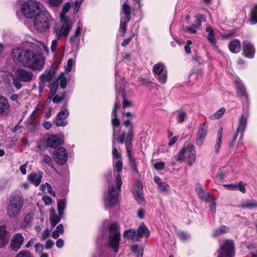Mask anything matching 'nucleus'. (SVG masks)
Returning <instances> with one entry per match:
<instances>
[{"label": "nucleus", "instance_id": "nucleus-1", "mask_svg": "<svg viewBox=\"0 0 257 257\" xmlns=\"http://www.w3.org/2000/svg\"><path fill=\"white\" fill-rule=\"evenodd\" d=\"M12 57L14 61L35 70H40L45 64V58L41 55L36 54L30 50L14 48L12 52Z\"/></svg>", "mask_w": 257, "mask_h": 257}, {"label": "nucleus", "instance_id": "nucleus-2", "mask_svg": "<svg viewBox=\"0 0 257 257\" xmlns=\"http://www.w3.org/2000/svg\"><path fill=\"white\" fill-rule=\"evenodd\" d=\"M133 127L132 126H130V130L128 131L127 135H125V133H123L122 135L118 138H115V128H113V140L116 139L117 140L120 144H123L124 142L125 144V148L127 152V157L129 159V161L130 163V165L132 168L135 171L137 172V166L136 162V160L133 157L132 155L131 154V142L133 140Z\"/></svg>", "mask_w": 257, "mask_h": 257}, {"label": "nucleus", "instance_id": "nucleus-3", "mask_svg": "<svg viewBox=\"0 0 257 257\" xmlns=\"http://www.w3.org/2000/svg\"><path fill=\"white\" fill-rule=\"evenodd\" d=\"M53 22V19L48 12L46 10L39 11L34 19V27L37 31L40 32L48 31Z\"/></svg>", "mask_w": 257, "mask_h": 257}, {"label": "nucleus", "instance_id": "nucleus-4", "mask_svg": "<svg viewBox=\"0 0 257 257\" xmlns=\"http://www.w3.org/2000/svg\"><path fill=\"white\" fill-rule=\"evenodd\" d=\"M115 182L116 189L113 186L108 187L107 193L105 196L104 202L106 207H113L118 202L119 192L122 185L119 173L116 175Z\"/></svg>", "mask_w": 257, "mask_h": 257}, {"label": "nucleus", "instance_id": "nucleus-5", "mask_svg": "<svg viewBox=\"0 0 257 257\" xmlns=\"http://www.w3.org/2000/svg\"><path fill=\"white\" fill-rule=\"evenodd\" d=\"M24 205V199L22 196L12 197L7 207V214L11 218H16L21 212Z\"/></svg>", "mask_w": 257, "mask_h": 257}, {"label": "nucleus", "instance_id": "nucleus-6", "mask_svg": "<svg viewBox=\"0 0 257 257\" xmlns=\"http://www.w3.org/2000/svg\"><path fill=\"white\" fill-rule=\"evenodd\" d=\"M72 27V23L66 21L63 23L62 26L60 28H54L53 33L55 36V39L52 41L51 45V50L52 52L56 51L58 41L61 38V36H68Z\"/></svg>", "mask_w": 257, "mask_h": 257}, {"label": "nucleus", "instance_id": "nucleus-7", "mask_svg": "<svg viewBox=\"0 0 257 257\" xmlns=\"http://www.w3.org/2000/svg\"><path fill=\"white\" fill-rule=\"evenodd\" d=\"M42 5L35 1H29L25 3L22 6V14L28 18H33L37 14V11H40Z\"/></svg>", "mask_w": 257, "mask_h": 257}, {"label": "nucleus", "instance_id": "nucleus-8", "mask_svg": "<svg viewBox=\"0 0 257 257\" xmlns=\"http://www.w3.org/2000/svg\"><path fill=\"white\" fill-rule=\"evenodd\" d=\"M109 228L110 234L109 236L108 245L116 253L118 250L120 233L118 230L117 225L115 223L110 224Z\"/></svg>", "mask_w": 257, "mask_h": 257}, {"label": "nucleus", "instance_id": "nucleus-9", "mask_svg": "<svg viewBox=\"0 0 257 257\" xmlns=\"http://www.w3.org/2000/svg\"><path fill=\"white\" fill-rule=\"evenodd\" d=\"M233 243L232 241L226 240L220 246L218 257H233Z\"/></svg>", "mask_w": 257, "mask_h": 257}, {"label": "nucleus", "instance_id": "nucleus-10", "mask_svg": "<svg viewBox=\"0 0 257 257\" xmlns=\"http://www.w3.org/2000/svg\"><path fill=\"white\" fill-rule=\"evenodd\" d=\"M153 71L155 74V77L159 81L164 84L167 80V71L164 65L162 63L156 64L153 68Z\"/></svg>", "mask_w": 257, "mask_h": 257}, {"label": "nucleus", "instance_id": "nucleus-11", "mask_svg": "<svg viewBox=\"0 0 257 257\" xmlns=\"http://www.w3.org/2000/svg\"><path fill=\"white\" fill-rule=\"evenodd\" d=\"M24 238L20 233L13 235L10 242L9 248L13 251H18L24 242Z\"/></svg>", "mask_w": 257, "mask_h": 257}, {"label": "nucleus", "instance_id": "nucleus-12", "mask_svg": "<svg viewBox=\"0 0 257 257\" xmlns=\"http://www.w3.org/2000/svg\"><path fill=\"white\" fill-rule=\"evenodd\" d=\"M54 158L59 165L64 164L67 160L68 155L64 148L61 147L53 152Z\"/></svg>", "mask_w": 257, "mask_h": 257}, {"label": "nucleus", "instance_id": "nucleus-13", "mask_svg": "<svg viewBox=\"0 0 257 257\" xmlns=\"http://www.w3.org/2000/svg\"><path fill=\"white\" fill-rule=\"evenodd\" d=\"M63 142V138L57 135H50L47 138V145L51 148H56L61 145Z\"/></svg>", "mask_w": 257, "mask_h": 257}, {"label": "nucleus", "instance_id": "nucleus-14", "mask_svg": "<svg viewBox=\"0 0 257 257\" xmlns=\"http://www.w3.org/2000/svg\"><path fill=\"white\" fill-rule=\"evenodd\" d=\"M243 55L249 58H252L255 53L254 45L249 41L244 40L242 42Z\"/></svg>", "mask_w": 257, "mask_h": 257}, {"label": "nucleus", "instance_id": "nucleus-15", "mask_svg": "<svg viewBox=\"0 0 257 257\" xmlns=\"http://www.w3.org/2000/svg\"><path fill=\"white\" fill-rule=\"evenodd\" d=\"M16 77L21 81L28 82L31 81L33 77V73L24 69H18L16 73Z\"/></svg>", "mask_w": 257, "mask_h": 257}, {"label": "nucleus", "instance_id": "nucleus-16", "mask_svg": "<svg viewBox=\"0 0 257 257\" xmlns=\"http://www.w3.org/2000/svg\"><path fill=\"white\" fill-rule=\"evenodd\" d=\"M207 133V126L206 123L202 124L199 128L196 140V144L198 146L202 145Z\"/></svg>", "mask_w": 257, "mask_h": 257}, {"label": "nucleus", "instance_id": "nucleus-17", "mask_svg": "<svg viewBox=\"0 0 257 257\" xmlns=\"http://www.w3.org/2000/svg\"><path fill=\"white\" fill-rule=\"evenodd\" d=\"M247 123V118L243 114L239 118L238 127L236 132L233 138V141L234 142L237 138L239 133H241V137H242L243 133L244 132Z\"/></svg>", "mask_w": 257, "mask_h": 257}, {"label": "nucleus", "instance_id": "nucleus-18", "mask_svg": "<svg viewBox=\"0 0 257 257\" xmlns=\"http://www.w3.org/2000/svg\"><path fill=\"white\" fill-rule=\"evenodd\" d=\"M43 175V173L41 171L33 172L28 176V179L31 183L37 186L41 182Z\"/></svg>", "mask_w": 257, "mask_h": 257}, {"label": "nucleus", "instance_id": "nucleus-19", "mask_svg": "<svg viewBox=\"0 0 257 257\" xmlns=\"http://www.w3.org/2000/svg\"><path fill=\"white\" fill-rule=\"evenodd\" d=\"M10 110V104L8 99L5 97L0 96V115H7Z\"/></svg>", "mask_w": 257, "mask_h": 257}, {"label": "nucleus", "instance_id": "nucleus-20", "mask_svg": "<svg viewBox=\"0 0 257 257\" xmlns=\"http://www.w3.org/2000/svg\"><path fill=\"white\" fill-rule=\"evenodd\" d=\"M56 73V68L51 67L49 70L45 71L40 77L41 81L43 83L50 81L55 73Z\"/></svg>", "mask_w": 257, "mask_h": 257}, {"label": "nucleus", "instance_id": "nucleus-21", "mask_svg": "<svg viewBox=\"0 0 257 257\" xmlns=\"http://www.w3.org/2000/svg\"><path fill=\"white\" fill-rule=\"evenodd\" d=\"M186 154H188V164L192 165L195 161L196 151L195 147L193 145H188L186 147Z\"/></svg>", "mask_w": 257, "mask_h": 257}, {"label": "nucleus", "instance_id": "nucleus-22", "mask_svg": "<svg viewBox=\"0 0 257 257\" xmlns=\"http://www.w3.org/2000/svg\"><path fill=\"white\" fill-rule=\"evenodd\" d=\"M196 190L198 194L199 198L207 202H210L211 199L209 197L208 194L205 192L204 188L202 186L197 184L196 187Z\"/></svg>", "mask_w": 257, "mask_h": 257}, {"label": "nucleus", "instance_id": "nucleus-23", "mask_svg": "<svg viewBox=\"0 0 257 257\" xmlns=\"http://www.w3.org/2000/svg\"><path fill=\"white\" fill-rule=\"evenodd\" d=\"M119 105V102L117 100L115 101L113 108L112 110V116L113 117L111 122L113 126L117 127L120 124V121L117 117V108L118 106Z\"/></svg>", "mask_w": 257, "mask_h": 257}, {"label": "nucleus", "instance_id": "nucleus-24", "mask_svg": "<svg viewBox=\"0 0 257 257\" xmlns=\"http://www.w3.org/2000/svg\"><path fill=\"white\" fill-rule=\"evenodd\" d=\"M240 207L243 209H251L257 207V201L253 199H247L241 202Z\"/></svg>", "mask_w": 257, "mask_h": 257}, {"label": "nucleus", "instance_id": "nucleus-25", "mask_svg": "<svg viewBox=\"0 0 257 257\" xmlns=\"http://www.w3.org/2000/svg\"><path fill=\"white\" fill-rule=\"evenodd\" d=\"M138 237L145 236L148 237L150 235V232L147 227L144 224H141L137 230Z\"/></svg>", "mask_w": 257, "mask_h": 257}, {"label": "nucleus", "instance_id": "nucleus-26", "mask_svg": "<svg viewBox=\"0 0 257 257\" xmlns=\"http://www.w3.org/2000/svg\"><path fill=\"white\" fill-rule=\"evenodd\" d=\"M34 214L28 213L24 217V221L22 223L21 226L23 228H26L30 226L33 219Z\"/></svg>", "mask_w": 257, "mask_h": 257}, {"label": "nucleus", "instance_id": "nucleus-27", "mask_svg": "<svg viewBox=\"0 0 257 257\" xmlns=\"http://www.w3.org/2000/svg\"><path fill=\"white\" fill-rule=\"evenodd\" d=\"M229 50L232 53H237L240 50V43L238 40L232 41L229 45Z\"/></svg>", "mask_w": 257, "mask_h": 257}, {"label": "nucleus", "instance_id": "nucleus-28", "mask_svg": "<svg viewBox=\"0 0 257 257\" xmlns=\"http://www.w3.org/2000/svg\"><path fill=\"white\" fill-rule=\"evenodd\" d=\"M63 217L59 216L56 214L55 211L52 210L50 211V221L52 227H54L61 220Z\"/></svg>", "mask_w": 257, "mask_h": 257}, {"label": "nucleus", "instance_id": "nucleus-29", "mask_svg": "<svg viewBox=\"0 0 257 257\" xmlns=\"http://www.w3.org/2000/svg\"><path fill=\"white\" fill-rule=\"evenodd\" d=\"M229 231V228L225 225H222L218 228L215 229L213 232V236L214 237H218L224 233H227Z\"/></svg>", "mask_w": 257, "mask_h": 257}, {"label": "nucleus", "instance_id": "nucleus-30", "mask_svg": "<svg viewBox=\"0 0 257 257\" xmlns=\"http://www.w3.org/2000/svg\"><path fill=\"white\" fill-rule=\"evenodd\" d=\"M70 7H71L70 3H67L64 5L63 9L61 12L60 18H61V20L63 22V23L65 22H66V21H68L70 22L69 20H67L65 16V14L68 12Z\"/></svg>", "mask_w": 257, "mask_h": 257}, {"label": "nucleus", "instance_id": "nucleus-31", "mask_svg": "<svg viewBox=\"0 0 257 257\" xmlns=\"http://www.w3.org/2000/svg\"><path fill=\"white\" fill-rule=\"evenodd\" d=\"M237 95L241 99H247V94L246 90L243 86H242L240 84H238L237 85Z\"/></svg>", "mask_w": 257, "mask_h": 257}, {"label": "nucleus", "instance_id": "nucleus-32", "mask_svg": "<svg viewBox=\"0 0 257 257\" xmlns=\"http://www.w3.org/2000/svg\"><path fill=\"white\" fill-rule=\"evenodd\" d=\"M123 235L124 237H126L130 239H137L138 238L137 230L134 229H130L124 231Z\"/></svg>", "mask_w": 257, "mask_h": 257}, {"label": "nucleus", "instance_id": "nucleus-33", "mask_svg": "<svg viewBox=\"0 0 257 257\" xmlns=\"http://www.w3.org/2000/svg\"><path fill=\"white\" fill-rule=\"evenodd\" d=\"M66 207V201L64 199L58 200V210L59 214L61 217H63L64 209Z\"/></svg>", "mask_w": 257, "mask_h": 257}, {"label": "nucleus", "instance_id": "nucleus-34", "mask_svg": "<svg viewBox=\"0 0 257 257\" xmlns=\"http://www.w3.org/2000/svg\"><path fill=\"white\" fill-rule=\"evenodd\" d=\"M11 234L7 227L3 225L0 226V238L10 239Z\"/></svg>", "mask_w": 257, "mask_h": 257}, {"label": "nucleus", "instance_id": "nucleus-35", "mask_svg": "<svg viewBox=\"0 0 257 257\" xmlns=\"http://www.w3.org/2000/svg\"><path fill=\"white\" fill-rule=\"evenodd\" d=\"M122 11L123 12L127 22L131 20V11L129 5L125 2L122 6Z\"/></svg>", "mask_w": 257, "mask_h": 257}, {"label": "nucleus", "instance_id": "nucleus-36", "mask_svg": "<svg viewBox=\"0 0 257 257\" xmlns=\"http://www.w3.org/2000/svg\"><path fill=\"white\" fill-rule=\"evenodd\" d=\"M176 113L178 122L182 123L187 118V114L183 109L178 110Z\"/></svg>", "mask_w": 257, "mask_h": 257}, {"label": "nucleus", "instance_id": "nucleus-37", "mask_svg": "<svg viewBox=\"0 0 257 257\" xmlns=\"http://www.w3.org/2000/svg\"><path fill=\"white\" fill-rule=\"evenodd\" d=\"M249 22L252 25L257 23V5L251 10Z\"/></svg>", "mask_w": 257, "mask_h": 257}, {"label": "nucleus", "instance_id": "nucleus-38", "mask_svg": "<svg viewBox=\"0 0 257 257\" xmlns=\"http://www.w3.org/2000/svg\"><path fill=\"white\" fill-rule=\"evenodd\" d=\"M206 31L208 33V40L211 44L215 45L216 44V40L214 37V31L211 27H208L206 28Z\"/></svg>", "mask_w": 257, "mask_h": 257}, {"label": "nucleus", "instance_id": "nucleus-39", "mask_svg": "<svg viewBox=\"0 0 257 257\" xmlns=\"http://www.w3.org/2000/svg\"><path fill=\"white\" fill-rule=\"evenodd\" d=\"M58 88V82H55L51 83L50 85V91L49 93V98H52L55 94Z\"/></svg>", "mask_w": 257, "mask_h": 257}, {"label": "nucleus", "instance_id": "nucleus-40", "mask_svg": "<svg viewBox=\"0 0 257 257\" xmlns=\"http://www.w3.org/2000/svg\"><path fill=\"white\" fill-rule=\"evenodd\" d=\"M225 111L224 107H221L216 111L213 115H211L210 118L211 119H216L220 118Z\"/></svg>", "mask_w": 257, "mask_h": 257}, {"label": "nucleus", "instance_id": "nucleus-41", "mask_svg": "<svg viewBox=\"0 0 257 257\" xmlns=\"http://www.w3.org/2000/svg\"><path fill=\"white\" fill-rule=\"evenodd\" d=\"M133 194L138 203L140 204H143L144 202V198L142 192L140 191H135L133 192Z\"/></svg>", "mask_w": 257, "mask_h": 257}, {"label": "nucleus", "instance_id": "nucleus-42", "mask_svg": "<svg viewBox=\"0 0 257 257\" xmlns=\"http://www.w3.org/2000/svg\"><path fill=\"white\" fill-rule=\"evenodd\" d=\"M129 22L127 21V19L121 18L120 19V29L122 32V36H124L126 31L127 24Z\"/></svg>", "mask_w": 257, "mask_h": 257}, {"label": "nucleus", "instance_id": "nucleus-43", "mask_svg": "<svg viewBox=\"0 0 257 257\" xmlns=\"http://www.w3.org/2000/svg\"><path fill=\"white\" fill-rule=\"evenodd\" d=\"M58 80L60 81V87L63 89L65 88L67 86V80L63 73H61L58 77Z\"/></svg>", "mask_w": 257, "mask_h": 257}, {"label": "nucleus", "instance_id": "nucleus-44", "mask_svg": "<svg viewBox=\"0 0 257 257\" xmlns=\"http://www.w3.org/2000/svg\"><path fill=\"white\" fill-rule=\"evenodd\" d=\"M69 113V112L67 109L63 108L57 114V117L60 118V119L65 120L68 117Z\"/></svg>", "mask_w": 257, "mask_h": 257}, {"label": "nucleus", "instance_id": "nucleus-45", "mask_svg": "<svg viewBox=\"0 0 257 257\" xmlns=\"http://www.w3.org/2000/svg\"><path fill=\"white\" fill-rule=\"evenodd\" d=\"M41 162L42 164L45 163L47 164L50 167H54L52 159L51 157L48 155H45L44 156L43 159L41 161Z\"/></svg>", "mask_w": 257, "mask_h": 257}, {"label": "nucleus", "instance_id": "nucleus-46", "mask_svg": "<svg viewBox=\"0 0 257 257\" xmlns=\"http://www.w3.org/2000/svg\"><path fill=\"white\" fill-rule=\"evenodd\" d=\"M185 154H186V148H184L180 150L178 155L176 156V160L178 162H182L185 158Z\"/></svg>", "mask_w": 257, "mask_h": 257}, {"label": "nucleus", "instance_id": "nucleus-47", "mask_svg": "<svg viewBox=\"0 0 257 257\" xmlns=\"http://www.w3.org/2000/svg\"><path fill=\"white\" fill-rule=\"evenodd\" d=\"M121 96L123 98L122 107L123 109H125L126 107H131V106H133L132 102L126 99L125 96V93L123 91L121 93Z\"/></svg>", "mask_w": 257, "mask_h": 257}, {"label": "nucleus", "instance_id": "nucleus-48", "mask_svg": "<svg viewBox=\"0 0 257 257\" xmlns=\"http://www.w3.org/2000/svg\"><path fill=\"white\" fill-rule=\"evenodd\" d=\"M131 249L133 252L137 254V257L143 256V250L142 249L139 248L137 245L132 246L131 247Z\"/></svg>", "mask_w": 257, "mask_h": 257}, {"label": "nucleus", "instance_id": "nucleus-49", "mask_svg": "<svg viewBox=\"0 0 257 257\" xmlns=\"http://www.w3.org/2000/svg\"><path fill=\"white\" fill-rule=\"evenodd\" d=\"M112 155L116 159H118V160L121 158V154L118 152L116 148L114 140L112 141Z\"/></svg>", "mask_w": 257, "mask_h": 257}, {"label": "nucleus", "instance_id": "nucleus-50", "mask_svg": "<svg viewBox=\"0 0 257 257\" xmlns=\"http://www.w3.org/2000/svg\"><path fill=\"white\" fill-rule=\"evenodd\" d=\"M228 174V172L223 170V169H219L218 171V172L216 174V177L219 180H222L226 177V175Z\"/></svg>", "mask_w": 257, "mask_h": 257}, {"label": "nucleus", "instance_id": "nucleus-51", "mask_svg": "<svg viewBox=\"0 0 257 257\" xmlns=\"http://www.w3.org/2000/svg\"><path fill=\"white\" fill-rule=\"evenodd\" d=\"M62 2L63 0H48V3L51 7H58Z\"/></svg>", "mask_w": 257, "mask_h": 257}, {"label": "nucleus", "instance_id": "nucleus-52", "mask_svg": "<svg viewBox=\"0 0 257 257\" xmlns=\"http://www.w3.org/2000/svg\"><path fill=\"white\" fill-rule=\"evenodd\" d=\"M16 257H34L33 255L27 250L21 251Z\"/></svg>", "mask_w": 257, "mask_h": 257}, {"label": "nucleus", "instance_id": "nucleus-53", "mask_svg": "<svg viewBox=\"0 0 257 257\" xmlns=\"http://www.w3.org/2000/svg\"><path fill=\"white\" fill-rule=\"evenodd\" d=\"M75 62L72 59H69L66 67L65 71L69 72L72 69V66L74 65Z\"/></svg>", "mask_w": 257, "mask_h": 257}, {"label": "nucleus", "instance_id": "nucleus-54", "mask_svg": "<svg viewBox=\"0 0 257 257\" xmlns=\"http://www.w3.org/2000/svg\"><path fill=\"white\" fill-rule=\"evenodd\" d=\"M56 125L57 126H65L67 124V121H65L63 119H60V118H57L56 119Z\"/></svg>", "mask_w": 257, "mask_h": 257}, {"label": "nucleus", "instance_id": "nucleus-55", "mask_svg": "<svg viewBox=\"0 0 257 257\" xmlns=\"http://www.w3.org/2000/svg\"><path fill=\"white\" fill-rule=\"evenodd\" d=\"M239 190L242 193H244L245 192V188L244 184L242 183V182L240 181L238 184H236V190Z\"/></svg>", "mask_w": 257, "mask_h": 257}, {"label": "nucleus", "instance_id": "nucleus-56", "mask_svg": "<svg viewBox=\"0 0 257 257\" xmlns=\"http://www.w3.org/2000/svg\"><path fill=\"white\" fill-rule=\"evenodd\" d=\"M178 235L179 237V238L183 240H186L187 239L190 237V235L184 232H179L178 233Z\"/></svg>", "mask_w": 257, "mask_h": 257}, {"label": "nucleus", "instance_id": "nucleus-57", "mask_svg": "<svg viewBox=\"0 0 257 257\" xmlns=\"http://www.w3.org/2000/svg\"><path fill=\"white\" fill-rule=\"evenodd\" d=\"M115 167L116 171L118 173L121 172L122 168V162L120 159L117 160V161L116 162V163L115 165Z\"/></svg>", "mask_w": 257, "mask_h": 257}, {"label": "nucleus", "instance_id": "nucleus-58", "mask_svg": "<svg viewBox=\"0 0 257 257\" xmlns=\"http://www.w3.org/2000/svg\"><path fill=\"white\" fill-rule=\"evenodd\" d=\"M51 99L54 103H59L64 99V96H59L58 95L54 96Z\"/></svg>", "mask_w": 257, "mask_h": 257}, {"label": "nucleus", "instance_id": "nucleus-59", "mask_svg": "<svg viewBox=\"0 0 257 257\" xmlns=\"http://www.w3.org/2000/svg\"><path fill=\"white\" fill-rule=\"evenodd\" d=\"M10 239L0 238V248L5 247L8 243Z\"/></svg>", "mask_w": 257, "mask_h": 257}, {"label": "nucleus", "instance_id": "nucleus-60", "mask_svg": "<svg viewBox=\"0 0 257 257\" xmlns=\"http://www.w3.org/2000/svg\"><path fill=\"white\" fill-rule=\"evenodd\" d=\"M13 84L14 86L17 88V89H19L21 88L22 85L20 83V80L17 78L16 77L14 78L13 79Z\"/></svg>", "mask_w": 257, "mask_h": 257}, {"label": "nucleus", "instance_id": "nucleus-61", "mask_svg": "<svg viewBox=\"0 0 257 257\" xmlns=\"http://www.w3.org/2000/svg\"><path fill=\"white\" fill-rule=\"evenodd\" d=\"M210 204L209 205L210 210L212 213H215L216 212V203L214 200H210Z\"/></svg>", "mask_w": 257, "mask_h": 257}, {"label": "nucleus", "instance_id": "nucleus-62", "mask_svg": "<svg viewBox=\"0 0 257 257\" xmlns=\"http://www.w3.org/2000/svg\"><path fill=\"white\" fill-rule=\"evenodd\" d=\"M159 189L163 192H166L168 190L169 186L164 182H162L158 186Z\"/></svg>", "mask_w": 257, "mask_h": 257}, {"label": "nucleus", "instance_id": "nucleus-63", "mask_svg": "<svg viewBox=\"0 0 257 257\" xmlns=\"http://www.w3.org/2000/svg\"><path fill=\"white\" fill-rule=\"evenodd\" d=\"M165 164L163 162H159L158 163H156L155 165V169L157 170H162L164 168Z\"/></svg>", "mask_w": 257, "mask_h": 257}, {"label": "nucleus", "instance_id": "nucleus-64", "mask_svg": "<svg viewBox=\"0 0 257 257\" xmlns=\"http://www.w3.org/2000/svg\"><path fill=\"white\" fill-rule=\"evenodd\" d=\"M42 200L45 202L46 204L47 205H50L52 203V199L49 196H44L42 198Z\"/></svg>", "mask_w": 257, "mask_h": 257}]
</instances>
